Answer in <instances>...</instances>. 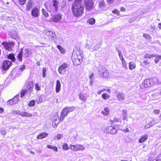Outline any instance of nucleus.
<instances>
[{
	"label": "nucleus",
	"mask_w": 161,
	"mask_h": 161,
	"mask_svg": "<svg viewBox=\"0 0 161 161\" xmlns=\"http://www.w3.org/2000/svg\"><path fill=\"white\" fill-rule=\"evenodd\" d=\"M72 59L73 64L76 66L80 65L82 61L83 52L77 47H75L74 48Z\"/></svg>",
	"instance_id": "f257e3e1"
},
{
	"label": "nucleus",
	"mask_w": 161,
	"mask_h": 161,
	"mask_svg": "<svg viewBox=\"0 0 161 161\" xmlns=\"http://www.w3.org/2000/svg\"><path fill=\"white\" fill-rule=\"evenodd\" d=\"M71 9L73 15L76 17L81 16L84 13V5L72 4Z\"/></svg>",
	"instance_id": "f03ea898"
},
{
	"label": "nucleus",
	"mask_w": 161,
	"mask_h": 161,
	"mask_svg": "<svg viewBox=\"0 0 161 161\" xmlns=\"http://www.w3.org/2000/svg\"><path fill=\"white\" fill-rule=\"evenodd\" d=\"M53 3H47L45 5L46 8L51 14L56 13L58 10V2L57 0H53Z\"/></svg>",
	"instance_id": "7ed1b4c3"
},
{
	"label": "nucleus",
	"mask_w": 161,
	"mask_h": 161,
	"mask_svg": "<svg viewBox=\"0 0 161 161\" xmlns=\"http://www.w3.org/2000/svg\"><path fill=\"white\" fill-rule=\"evenodd\" d=\"M154 83L153 78H152L145 79L140 85V88L144 89L152 86Z\"/></svg>",
	"instance_id": "20e7f679"
},
{
	"label": "nucleus",
	"mask_w": 161,
	"mask_h": 161,
	"mask_svg": "<svg viewBox=\"0 0 161 161\" xmlns=\"http://www.w3.org/2000/svg\"><path fill=\"white\" fill-rule=\"evenodd\" d=\"M98 74L100 77L103 78H108L109 76L108 71L104 67L99 68Z\"/></svg>",
	"instance_id": "39448f33"
},
{
	"label": "nucleus",
	"mask_w": 161,
	"mask_h": 161,
	"mask_svg": "<svg viewBox=\"0 0 161 161\" xmlns=\"http://www.w3.org/2000/svg\"><path fill=\"white\" fill-rule=\"evenodd\" d=\"M119 129V126H109L107 127L105 129V132L108 133H109L112 134H116Z\"/></svg>",
	"instance_id": "423d86ee"
},
{
	"label": "nucleus",
	"mask_w": 161,
	"mask_h": 161,
	"mask_svg": "<svg viewBox=\"0 0 161 161\" xmlns=\"http://www.w3.org/2000/svg\"><path fill=\"white\" fill-rule=\"evenodd\" d=\"M69 67V65L66 63H63L58 68V71L60 74L63 75L65 73L67 69Z\"/></svg>",
	"instance_id": "0eeeda50"
},
{
	"label": "nucleus",
	"mask_w": 161,
	"mask_h": 161,
	"mask_svg": "<svg viewBox=\"0 0 161 161\" xmlns=\"http://www.w3.org/2000/svg\"><path fill=\"white\" fill-rule=\"evenodd\" d=\"M70 148L72 150L74 151H77L78 150H83L85 149V148L83 146L79 144L70 145Z\"/></svg>",
	"instance_id": "6e6552de"
},
{
	"label": "nucleus",
	"mask_w": 161,
	"mask_h": 161,
	"mask_svg": "<svg viewBox=\"0 0 161 161\" xmlns=\"http://www.w3.org/2000/svg\"><path fill=\"white\" fill-rule=\"evenodd\" d=\"M11 62L9 60H5L3 61L2 64V69L3 70L6 71L8 70L10 66L12 65Z\"/></svg>",
	"instance_id": "1a4fd4ad"
},
{
	"label": "nucleus",
	"mask_w": 161,
	"mask_h": 161,
	"mask_svg": "<svg viewBox=\"0 0 161 161\" xmlns=\"http://www.w3.org/2000/svg\"><path fill=\"white\" fill-rule=\"evenodd\" d=\"M5 49L9 51H11L12 50V47H13L14 45V44L12 42H3L2 43Z\"/></svg>",
	"instance_id": "9d476101"
},
{
	"label": "nucleus",
	"mask_w": 161,
	"mask_h": 161,
	"mask_svg": "<svg viewBox=\"0 0 161 161\" xmlns=\"http://www.w3.org/2000/svg\"><path fill=\"white\" fill-rule=\"evenodd\" d=\"M84 3L86 9L88 10H90L93 5V3L92 0H85Z\"/></svg>",
	"instance_id": "9b49d317"
},
{
	"label": "nucleus",
	"mask_w": 161,
	"mask_h": 161,
	"mask_svg": "<svg viewBox=\"0 0 161 161\" xmlns=\"http://www.w3.org/2000/svg\"><path fill=\"white\" fill-rule=\"evenodd\" d=\"M31 15L34 17H38L40 15V10L37 7H35L32 9L31 12Z\"/></svg>",
	"instance_id": "f8f14e48"
},
{
	"label": "nucleus",
	"mask_w": 161,
	"mask_h": 161,
	"mask_svg": "<svg viewBox=\"0 0 161 161\" xmlns=\"http://www.w3.org/2000/svg\"><path fill=\"white\" fill-rule=\"evenodd\" d=\"M25 86L27 91H32L33 85V82L32 81H27L25 84Z\"/></svg>",
	"instance_id": "ddd939ff"
},
{
	"label": "nucleus",
	"mask_w": 161,
	"mask_h": 161,
	"mask_svg": "<svg viewBox=\"0 0 161 161\" xmlns=\"http://www.w3.org/2000/svg\"><path fill=\"white\" fill-rule=\"evenodd\" d=\"M19 101V98L18 96H15L12 99L8 100V104L13 105L17 103Z\"/></svg>",
	"instance_id": "4468645a"
},
{
	"label": "nucleus",
	"mask_w": 161,
	"mask_h": 161,
	"mask_svg": "<svg viewBox=\"0 0 161 161\" xmlns=\"http://www.w3.org/2000/svg\"><path fill=\"white\" fill-rule=\"evenodd\" d=\"M62 19L61 14H57L54 15L52 18V20L54 22L60 21Z\"/></svg>",
	"instance_id": "2eb2a0df"
},
{
	"label": "nucleus",
	"mask_w": 161,
	"mask_h": 161,
	"mask_svg": "<svg viewBox=\"0 0 161 161\" xmlns=\"http://www.w3.org/2000/svg\"><path fill=\"white\" fill-rule=\"evenodd\" d=\"M110 122L112 125L115 126L116 125L119 126V124L121 123L120 119L117 118H114L113 119H110Z\"/></svg>",
	"instance_id": "dca6fc26"
},
{
	"label": "nucleus",
	"mask_w": 161,
	"mask_h": 161,
	"mask_svg": "<svg viewBox=\"0 0 161 161\" xmlns=\"http://www.w3.org/2000/svg\"><path fill=\"white\" fill-rule=\"evenodd\" d=\"M46 34L47 37L49 39L53 40L55 36V33L51 31H46Z\"/></svg>",
	"instance_id": "f3484780"
},
{
	"label": "nucleus",
	"mask_w": 161,
	"mask_h": 161,
	"mask_svg": "<svg viewBox=\"0 0 161 161\" xmlns=\"http://www.w3.org/2000/svg\"><path fill=\"white\" fill-rule=\"evenodd\" d=\"M68 112L66 109V108H64L63 111L61 112L60 117V120H63L64 118V117L68 114Z\"/></svg>",
	"instance_id": "a211bd4d"
},
{
	"label": "nucleus",
	"mask_w": 161,
	"mask_h": 161,
	"mask_svg": "<svg viewBox=\"0 0 161 161\" xmlns=\"http://www.w3.org/2000/svg\"><path fill=\"white\" fill-rule=\"evenodd\" d=\"M116 97L119 101H121L125 99V96L124 93L119 92L116 95Z\"/></svg>",
	"instance_id": "6ab92c4d"
},
{
	"label": "nucleus",
	"mask_w": 161,
	"mask_h": 161,
	"mask_svg": "<svg viewBox=\"0 0 161 161\" xmlns=\"http://www.w3.org/2000/svg\"><path fill=\"white\" fill-rule=\"evenodd\" d=\"M7 58L10 60L11 62H14L15 61L16 58L15 57V54L14 53H9L7 55Z\"/></svg>",
	"instance_id": "aec40b11"
},
{
	"label": "nucleus",
	"mask_w": 161,
	"mask_h": 161,
	"mask_svg": "<svg viewBox=\"0 0 161 161\" xmlns=\"http://www.w3.org/2000/svg\"><path fill=\"white\" fill-rule=\"evenodd\" d=\"M23 50V48H21L20 51L17 55L16 56L17 59L20 62L22 61Z\"/></svg>",
	"instance_id": "412c9836"
},
{
	"label": "nucleus",
	"mask_w": 161,
	"mask_h": 161,
	"mask_svg": "<svg viewBox=\"0 0 161 161\" xmlns=\"http://www.w3.org/2000/svg\"><path fill=\"white\" fill-rule=\"evenodd\" d=\"M31 51L28 49H25L23 52V55L25 58H26L29 57L31 54Z\"/></svg>",
	"instance_id": "4be33fe9"
},
{
	"label": "nucleus",
	"mask_w": 161,
	"mask_h": 161,
	"mask_svg": "<svg viewBox=\"0 0 161 161\" xmlns=\"http://www.w3.org/2000/svg\"><path fill=\"white\" fill-rule=\"evenodd\" d=\"M148 138V136L147 134L144 135L142 136L139 140V142L140 143H142L146 141Z\"/></svg>",
	"instance_id": "5701e85b"
},
{
	"label": "nucleus",
	"mask_w": 161,
	"mask_h": 161,
	"mask_svg": "<svg viewBox=\"0 0 161 161\" xmlns=\"http://www.w3.org/2000/svg\"><path fill=\"white\" fill-rule=\"evenodd\" d=\"M61 83L59 80H56V85L55 90L57 93L59 92L60 90Z\"/></svg>",
	"instance_id": "b1692460"
},
{
	"label": "nucleus",
	"mask_w": 161,
	"mask_h": 161,
	"mask_svg": "<svg viewBox=\"0 0 161 161\" xmlns=\"http://www.w3.org/2000/svg\"><path fill=\"white\" fill-rule=\"evenodd\" d=\"M20 115L23 117H31L33 115L30 113L26 112H23L20 114Z\"/></svg>",
	"instance_id": "393cba45"
},
{
	"label": "nucleus",
	"mask_w": 161,
	"mask_h": 161,
	"mask_svg": "<svg viewBox=\"0 0 161 161\" xmlns=\"http://www.w3.org/2000/svg\"><path fill=\"white\" fill-rule=\"evenodd\" d=\"M87 22L90 25H94L96 22V20L93 18H90L87 20Z\"/></svg>",
	"instance_id": "a878e982"
},
{
	"label": "nucleus",
	"mask_w": 161,
	"mask_h": 161,
	"mask_svg": "<svg viewBox=\"0 0 161 161\" xmlns=\"http://www.w3.org/2000/svg\"><path fill=\"white\" fill-rule=\"evenodd\" d=\"M48 134L46 133H42L39 134L37 136L36 138L38 139H40L47 137Z\"/></svg>",
	"instance_id": "bb28decb"
},
{
	"label": "nucleus",
	"mask_w": 161,
	"mask_h": 161,
	"mask_svg": "<svg viewBox=\"0 0 161 161\" xmlns=\"http://www.w3.org/2000/svg\"><path fill=\"white\" fill-rule=\"evenodd\" d=\"M61 120H60V119H58H58H53V123H52V125L54 127H56L57 126L58 124L60 122V121Z\"/></svg>",
	"instance_id": "cd10ccee"
},
{
	"label": "nucleus",
	"mask_w": 161,
	"mask_h": 161,
	"mask_svg": "<svg viewBox=\"0 0 161 161\" xmlns=\"http://www.w3.org/2000/svg\"><path fill=\"white\" fill-rule=\"evenodd\" d=\"M110 112V111L108 108H105L104 110L102 111V114L104 116H108Z\"/></svg>",
	"instance_id": "c85d7f7f"
},
{
	"label": "nucleus",
	"mask_w": 161,
	"mask_h": 161,
	"mask_svg": "<svg viewBox=\"0 0 161 161\" xmlns=\"http://www.w3.org/2000/svg\"><path fill=\"white\" fill-rule=\"evenodd\" d=\"M122 116L123 119L124 120H127V111L125 109H123L122 111Z\"/></svg>",
	"instance_id": "c756f323"
},
{
	"label": "nucleus",
	"mask_w": 161,
	"mask_h": 161,
	"mask_svg": "<svg viewBox=\"0 0 161 161\" xmlns=\"http://www.w3.org/2000/svg\"><path fill=\"white\" fill-rule=\"evenodd\" d=\"M32 6V3L31 1H28L26 5V9L27 11H29L30 10Z\"/></svg>",
	"instance_id": "7c9ffc66"
},
{
	"label": "nucleus",
	"mask_w": 161,
	"mask_h": 161,
	"mask_svg": "<svg viewBox=\"0 0 161 161\" xmlns=\"http://www.w3.org/2000/svg\"><path fill=\"white\" fill-rule=\"evenodd\" d=\"M83 0H74L72 4L83 5L82 4Z\"/></svg>",
	"instance_id": "2f4dec72"
},
{
	"label": "nucleus",
	"mask_w": 161,
	"mask_h": 161,
	"mask_svg": "<svg viewBox=\"0 0 161 161\" xmlns=\"http://www.w3.org/2000/svg\"><path fill=\"white\" fill-rule=\"evenodd\" d=\"M47 147L50 149H53L55 152L58 151V148L56 146H54L48 144L47 145Z\"/></svg>",
	"instance_id": "473e14b6"
},
{
	"label": "nucleus",
	"mask_w": 161,
	"mask_h": 161,
	"mask_svg": "<svg viewBox=\"0 0 161 161\" xmlns=\"http://www.w3.org/2000/svg\"><path fill=\"white\" fill-rule=\"evenodd\" d=\"M153 58H155V59H154L155 63L156 64H157L159 60L161 59V55L155 54V56Z\"/></svg>",
	"instance_id": "72a5a7b5"
},
{
	"label": "nucleus",
	"mask_w": 161,
	"mask_h": 161,
	"mask_svg": "<svg viewBox=\"0 0 161 161\" xmlns=\"http://www.w3.org/2000/svg\"><path fill=\"white\" fill-rule=\"evenodd\" d=\"M102 97L104 100H107L110 97V95L107 93H104L102 95Z\"/></svg>",
	"instance_id": "f704fd0d"
},
{
	"label": "nucleus",
	"mask_w": 161,
	"mask_h": 161,
	"mask_svg": "<svg viewBox=\"0 0 161 161\" xmlns=\"http://www.w3.org/2000/svg\"><path fill=\"white\" fill-rule=\"evenodd\" d=\"M129 68L130 70L134 69L136 67V65L133 62H130L129 63Z\"/></svg>",
	"instance_id": "c9c22d12"
},
{
	"label": "nucleus",
	"mask_w": 161,
	"mask_h": 161,
	"mask_svg": "<svg viewBox=\"0 0 161 161\" xmlns=\"http://www.w3.org/2000/svg\"><path fill=\"white\" fill-rule=\"evenodd\" d=\"M143 36L146 40L148 41H151L152 39V37L150 34L147 33H144L143 35Z\"/></svg>",
	"instance_id": "e433bc0d"
},
{
	"label": "nucleus",
	"mask_w": 161,
	"mask_h": 161,
	"mask_svg": "<svg viewBox=\"0 0 161 161\" xmlns=\"http://www.w3.org/2000/svg\"><path fill=\"white\" fill-rule=\"evenodd\" d=\"M57 47L60 51V52L62 54H64L65 53L66 51L65 49L62 47L60 45H58Z\"/></svg>",
	"instance_id": "4c0bfd02"
},
{
	"label": "nucleus",
	"mask_w": 161,
	"mask_h": 161,
	"mask_svg": "<svg viewBox=\"0 0 161 161\" xmlns=\"http://www.w3.org/2000/svg\"><path fill=\"white\" fill-rule=\"evenodd\" d=\"M155 56V54H150L149 53H146V54L144 55V58H153Z\"/></svg>",
	"instance_id": "58836bf2"
},
{
	"label": "nucleus",
	"mask_w": 161,
	"mask_h": 161,
	"mask_svg": "<svg viewBox=\"0 0 161 161\" xmlns=\"http://www.w3.org/2000/svg\"><path fill=\"white\" fill-rule=\"evenodd\" d=\"M62 147L64 150H68L69 149V146L67 143H64Z\"/></svg>",
	"instance_id": "ea45409f"
},
{
	"label": "nucleus",
	"mask_w": 161,
	"mask_h": 161,
	"mask_svg": "<svg viewBox=\"0 0 161 161\" xmlns=\"http://www.w3.org/2000/svg\"><path fill=\"white\" fill-rule=\"evenodd\" d=\"M27 91L26 89H23L21 91L20 93V96L22 98L25 95Z\"/></svg>",
	"instance_id": "a19ab883"
},
{
	"label": "nucleus",
	"mask_w": 161,
	"mask_h": 161,
	"mask_svg": "<svg viewBox=\"0 0 161 161\" xmlns=\"http://www.w3.org/2000/svg\"><path fill=\"white\" fill-rule=\"evenodd\" d=\"M79 98L81 100L86 101L87 99L85 97L83 94H80L79 95Z\"/></svg>",
	"instance_id": "79ce46f5"
},
{
	"label": "nucleus",
	"mask_w": 161,
	"mask_h": 161,
	"mask_svg": "<svg viewBox=\"0 0 161 161\" xmlns=\"http://www.w3.org/2000/svg\"><path fill=\"white\" fill-rule=\"evenodd\" d=\"M66 108L68 113L73 112L75 110V108L74 107H66Z\"/></svg>",
	"instance_id": "37998d69"
},
{
	"label": "nucleus",
	"mask_w": 161,
	"mask_h": 161,
	"mask_svg": "<svg viewBox=\"0 0 161 161\" xmlns=\"http://www.w3.org/2000/svg\"><path fill=\"white\" fill-rule=\"evenodd\" d=\"M42 12L43 15H44L46 17H48L49 16V14L46 11V10L43 8L42 9Z\"/></svg>",
	"instance_id": "c03bdc74"
},
{
	"label": "nucleus",
	"mask_w": 161,
	"mask_h": 161,
	"mask_svg": "<svg viewBox=\"0 0 161 161\" xmlns=\"http://www.w3.org/2000/svg\"><path fill=\"white\" fill-rule=\"evenodd\" d=\"M35 101L34 100H31L30 101V102H29V103L28 104V105L30 107H32V106H34L35 105Z\"/></svg>",
	"instance_id": "a18cd8bd"
},
{
	"label": "nucleus",
	"mask_w": 161,
	"mask_h": 161,
	"mask_svg": "<svg viewBox=\"0 0 161 161\" xmlns=\"http://www.w3.org/2000/svg\"><path fill=\"white\" fill-rule=\"evenodd\" d=\"M112 13L113 14H116L117 15H120L119 11L117 9H115L114 10H113L112 11Z\"/></svg>",
	"instance_id": "49530a36"
},
{
	"label": "nucleus",
	"mask_w": 161,
	"mask_h": 161,
	"mask_svg": "<svg viewBox=\"0 0 161 161\" xmlns=\"http://www.w3.org/2000/svg\"><path fill=\"white\" fill-rule=\"evenodd\" d=\"M118 52L120 59L121 60H123L124 59V58L123 57L122 53H121V51L120 50H118Z\"/></svg>",
	"instance_id": "de8ad7c7"
},
{
	"label": "nucleus",
	"mask_w": 161,
	"mask_h": 161,
	"mask_svg": "<svg viewBox=\"0 0 161 161\" xmlns=\"http://www.w3.org/2000/svg\"><path fill=\"white\" fill-rule=\"evenodd\" d=\"M105 6V3L104 1L102 0V1L99 2V7L100 8L104 7Z\"/></svg>",
	"instance_id": "09e8293b"
},
{
	"label": "nucleus",
	"mask_w": 161,
	"mask_h": 161,
	"mask_svg": "<svg viewBox=\"0 0 161 161\" xmlns=\"http://www.w3.org/2000/svg\"><path fill=\"white\" fill-rule=\"evenodd\" d=\"M148 123L150 125H151V127H152L156 124L157 123V122H156L155 120L153 119L150 122Z\"/></svg>",
	"instance_id": "8fccbe9b"
},
{
	"label": "nucleus",
	"mask_w": 161,
	"mask_h": 161,
	"mask_svg": "<svg viewBox=\"0 0 161 161\" xmlns=\"http://www.w3.org/2000/svg\"><path fill=\"white\" fill-rule=\"evenodd\" d=\"M19 3L21 5H24L26 3L27 0H18Z\"/></svg>",
	"instance_id": "3c124183"
},
{
	"label": "nucleus",
	"mask_w": 161,
	"mask_h": 161,
	"mask_svg": "<svg viewBox=\"0 0 161 161\" xmlns=\"http://www.w3.org/2000/svg\"><path fill=\"white\" fill-rule=\"evenodd\" d=\"M35 89L37 91H39L41 89L40 86L38 85L37 83H36L35 84Z\"/></svg>",
	"instance_id": "603ef678"
},
{
	"label": "nucleus",
	"mask_w": 161,
	"mask_h": 161,
	"mask_svg": "<svg viewBox=\"0 0 161 161\" xmlns=\"http://www.w3.org/2000/svg\"><path fill=\"white\" fill-rule=\"evenodd\" d=\"M46 69L45 68H43L42 69V76L44 78L46 76Z\"/></svg>",
	"instance_id": "864d4df0"
},
{
	"label": "nucleus",
	"mask_w": 161,
	"mask_h": 161,
	"mask_svg": "<svg viewBox=\"0 0 161 161\" xmlns=\"http://www.w3.org/2000/svg\"><path fill=\"white\" fill-rule=\"evenodd\" d=\"M63 137V135L60 134H58L56 136V137L58 139H62Z\"/></svg>",
	"instance_id": "5fc2aeb1"
},
{
	"label": "nucleus",
	"mask_w": 161,
	"mask_h": 161,
	"mask_svg": "<svg viewBox=\"0 0 161 161\" xmlns=\"http://www.w3.org/2000/svg\"><path fill=\"white\" fill-rule=\"evenodd\" d=\"M121 61L123 66L125 68H127L125 60L123 59V60H121Z\"/></svg>",
	"instance_id": "6e6d98bb"
},
{
	"label": "nucleus",
	"mask_w": 161,
	"mask_h": 161,
	"mask_svg": "<svg viewBox=\"0 0 161 161\" xmlns=\"http://www.w3.org/2000/svg\"><path fill=\"white\" fill-rule=\"evenodd\" d=\"M160 111L159 109H154L153 110V113L155 114H158L160 113Z\"/></svg>",
	"instance_id": "4d7b16f0"
},
{
	"label": "nucleus",
	"mask_w": 161,
	"mask_h": 161,
	"mask_svg": "<svg viewBox=\"0 0 161 161\" xmlns=\"http://www.w3.org/2000/svg\"><path fill=\"white\" fill-rule=\"evenodd\" d=\"M151 127V125H150L148 123L146 124L144 126V127L145 129H148L150 128Z\"/></svg>",
	"instance_id": "13d9d810"
},
{
	"label": "nucleus",
	"mask_w": 161,
	"mask_h": 161,
	"mask_svg": "<svg viewBox=\"0 0 161 161\" xmlns=\"http://www.w3.org/2000/svg\"><path fill=\"white\" fill-rule=\"evenodd\" d=\"M143 63L145 65H147L150 64V62L148 60H146L143 62Z\"/></svg>",
	"instance_id": "bf43d9fd"
},
{
	"label": "nucleus",
	"mask_w": 161,
	"mask_h": 161,
	"mask_svg": "<svg viewBox=\"0 0 161 161\" xmlns=\"http://www.w3.org/2000/svg\"><path fill=\"white\" fill-rule=\"evenodd\" d=\"M120 9L122 12H125L126 10V9L124 7H121Z\"/></svg>",
	"instance_id": "052dcab7"
},
{
	"label": "nucleus",
	"mask_w": 161,
	"mask_h": 161,
	"mask_svg": "<svg viewBox=\"0 0 161 161\" xmlns=\"http://www.w3.org/2000/svg\"><path fill=\"white\" fill-rule=\"evenodd\" d=\"M25 66L24 65H23L20 68V69L21 70H23V69L25 68Z\"/></svg>",
	"instance_id": "680f3d73"
},
{
	"label": "nucleus",
	"mask_w": 161,
	"mask_h": 161,
	"mask_svg": "<svg viewBox=\"0 0 161 161\" xmlns=\"http://www.w3.org/2000/svg\"><path fill=\"white\" fill-rule=\"evenodd\" d=\"M129 130L128 128H126V129H123V131L124 132H127L129 131Z\"/></svg>",
	"instance_id": "e2e57ef3"
},
{
	"label": "nucleus",
	"mask_w": 161,
	"mask_h": 161,
	"mask_svg": "<svg viewBox=\"0 0 161 161\" xmlns=\"http://www.w3.org/2000/svg\"><path fill=\"white\" fill-rule=\"evenodd\" d=\"M3 108H2L0 107V114H2L3 112Z\"/></svg>",
	"instance_id": "0e129e2a"
},
{
	"label": "nucleus",
	"mask_w": 161,
	"mask_h": 161,
	"mask_svg": "<svg viewBox=\"0 0 161 161\" xmlns=\"http://www.w3.org/2000/svg\"><path fill=\"white\" fill-rule=\"evenodd\" d=\"M157 157L160 161H161V153L159 154Z\"/></svg>",
	"instance_id": "69168bd1"
},
{
	"label": "nucleus",
	"mask_w": 161,
	"mask_h": 161,
	"mask_svg": "<svg viewBox=\"0 0 161 161\" xmlns=\"http://www.w3.org/2000/svg\"><path fill=\"white\" fill-rule=\"evenodd\" d=\"M152 161H160L157 157L155 159H153Z\"/></svg>",
	"instance_id": "338daca9"
},
{
	"label": "nucleus",
	"mask_w": 161,
	"mask_h": 161,
	"mask_svg": "<svg viewBox=\"0 0 161 161\" xmlns=\"http://www.w3.org/2000/svg\"><path fill=\"white\" fill-rule=\"evenodd\" d=\"M158 27L160 29H161V23H159L158 24Z\"/></svg>",
	"instance_id": "774afa93"
}]
</instances>
